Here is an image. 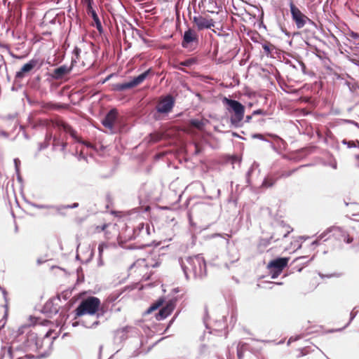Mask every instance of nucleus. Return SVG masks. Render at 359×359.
Here are the masks:
<instances>
[{
    "label": "nucleus",
    "mask_w": 359,
    "mask_h": 359,
    "mask_svg": "<svg viewBox=\"0 0 359 359\" xmlns=\"http://www.w3.org/2000/svg\"><path fill=\"white\" fill-rule=\"evenodd\" d=\"M16 175H17V179H18V182H22V178L20 174V171L18 172H16Z\"/></svg>",
    "instance_id": "0e129e2a"
},
{
    "label": "nucleus",
    "mask_w": 359,
    "mask_h": 359,
    "mask_svg": "<svg viewBox=\"0 0 359 359\" xmlns=\"http://www.w3.org/2000/svg\"><path fill=\"white\" fill-rule=\"evenodd\" d=\"M67 146V142H62L61 143V151H64L65 150Z\"/></svg>",
    "instance_id": "680f3d73"
},
{
    "label": "nucleus",
    "mask_w": 359,
    "mask_h": 359,
    "mask_svg": "<svg viewBox=\"0 0 359 359\" xmlns=\"http://www.w3.org/2000/svg\"><path fill=\"white\" fill-rule=\"evenodd\" d=\"M53 126L59 129L63 130L66 133L68 130H69V128L71 126L68 123H67L61 120L55 121L53 122Z\"/></svg>",
    "instance_id": "cd10ccee"
},
{
    "label": "nucleus",
    "mask_w": 359,
    "mask_h": 359,
    "mask_svg": "<svg viewBox=\"0 0 359 359\" xmlns=\"http://www.w3.org/2000/svg\"><path fill=\"white\" fill-rule=\"evenodd\" d=\"M266 112L262 109H257L252 112V115H264Z\"/></svg>",
    "instance_id": "4d7b16f0"
},
{
    "label": "nucleus",
    "mask_w": 359,
    "mask_h": 359,
    "mask_svg": "<svg viewBox=\"0 0 359 359\" xmlns=\"http://www.w3.org/2000/svg\"><path fill=\"white\" fill-rule=\"evenodd\" d=\"M0 290H1V292H2V294L4 295V298L5 301L7 302V297H6L7 292H6V290L4 288H3L2 287H1V286H0Z\"/></svg>",
    "instance_id": "052dcab7"
},
{
    "label": "nucleus",
    "mask_w": 359,
    "mask_h": 359,
    "mask_svg": "<svg viewBox=\"0 0 359 359\" xmlns=\"http://www.w3.org/2000/svg\"><path fill=\"white\" fill-rule=\"evenodd\" d=\"M280 240L279 237L276 236V233H273L268 238H260L257 245L258 250L260 252H264L266 248L271 244V241L276 242Z\"/></svg>",
    "instance_id": "6ab92c4d"
},
{
    "label": "nucleus",
    "mask_w": 359,
    "mask_h": 359,
    "mask_svg": "<svg viewBox=\"0 0 359 359\" xmlns=\"http://www.w3.org/2000/svg\"><path fill=\"white\" fill-rule=\"evenodd\" d=\"M198 36L194 30L189 28L184 32L183 39L182 41V46L184 48L189 47V45L193 42L198 41Z\"/></svg>",
    "instance_id": "a211bd4d"
},
{
    "label": "nucleus",
    "mask_w": 359,
    "mask_h": 359,
    "mask_svg": "<svg viewBox=\"0 0 359 359\" xmlns=\"http://www.w3.org/2000/svg\"><path fill=\"white\" fill-rule=\"evenodd\" d=\"M104 313V311L97 313V315H95L96 318H90V316H86L80 320L81 325L88 329L96 328L100 324L99 319L103 317Z\"/></svg>",
    "instance_id": "ddd939ff"
},
{
    "label": "nucleus",
    "mask_w": 359,
    "mask_h": 359,
    "mask_svg": "<svg viewBox=\"0 0 359 359\" xmlns=\"http://www.w3.org/2000/svg\"><path fill=\"white\" fill-rule=\"evenodd\" d=\"M332 226H330L327 229H326L323 233H321L319 236V240H321L322 241L325 242L327 240H329L332 236Z\"/></svg>",
    "instance_id": "a878e982"
},
{
    "label": "nucleus",
    "mask_w": 359,
    "mask_h": 359,
    "mask_svg": "<svg viewBox=\"0 0 359 359\" xmlns=\"http://www.w3.org/2000/svg\"><path fill=\"white\" fill-rule=\"evenodd\" d=\"M196 62V60L195 58H189L182 62H180V65L183 67H189L194 64Z\"/></svg>",
    "instance_id": "ea45409f"
},
{
    "label": "nucleus",
    "mask_w": 359,
    "mask_h": 359,
    "mask_svg": "<svg viewBox=\"0 0 359 359\" xmlns=\"http://www.w3.org/2000/svg\"><path fill=\"white\" fill-rule=\"evenodd\" d=\"M245 344L244 343H238L237 346V356L238 359H243L244 356Z\"/></svg>",
    "instance_id": "72a5a7b5"
},
{
    "label": "nucleus",
    "mask_w": 359,
    "mask_h": 359,
    "mask_svg": "<svg viewBox=\"0 0 359 359\" xmlns=\"http://www.w3.org/2000/svg\"><path fill=\"white\" fill-rule=\"evenodd\" d=\"M342 144L346 145L348 148L356 147L355 142L348 141L346 140H342Z\"/></svg>",
    "instance_id": "de8ad7c7"
},
{
    "label": "nucleus",
    "mask_w": 359,
    "mask_h": 359,
    "mask_svg": "<svg viewBox=\"0 0 359 359\" xmlns=\"http://www.w3.org/2000/svg\"><path fill=\"white\" fill-rule=\"evenodd\" d=\"M60 302V295H57L55 297L48 299L43 306L41 312L48 318H52L59 312L61 307Z\"/></svg>",
    "instance_id": "6e6552de"
},
{
    "label": "nucleus",
    "mask_w": 359,
    "mask_h": 359,
    "mask_svg": "<svg viewBox=\"0 0 359 359\" xmlns=\"http://www.w3.org/2000/svg\"><path fill=\"white\" fill-rule=\"evenodd\" d=\"M153 312L150 306L147 309V310L144 312V314H150Z\"/></svg>",
    "instance_id": "338daca9"
},
{
    "label": "nucleus",
    "mask_w": 359,
    "mask_h": 359,
    "mask_svg": "<svg viewBox=\"0 0 359 359\" xmlns=\"http://www.w3.org/2000/svg\"><path fill=\"white\" fill-rule=\"evenodd\" d=\"M121 294V292H114L109 296L108 299L110 302H114L119 297Z\"/></svg>",
    "instance_id": "49530a36"
},
{
    "label": "nucleus",
    "mask_w": 359,
    "mask_h": 359,
    "mask_svg": "<svg viewBox=\"0 0 359 359\" xmlns=\"http://www.w3.org/2000/svg\"><path fill=\"white\" fill-rule=\"evenodd\" d=\"M14 164H15V172H18L20 171V161L18 158H15L14 159Z\"/></svg>",
    "instance_id": "603ef678"
},
{
    "label": "nucleus",
    "mask_w": 359,
    "mask_h": 359,
    "mask_svg": "<svg viewBox=\"0 0 359 359\" xmlns=\"http://www.w3.org/2000/svg\"><path fill=\"white\" fill-rule=\"evenodd\" d=\"M176 304V299L169 300L164 306H162L158 312L155 314L156 319L158 321L163 320L171 314Z\"/></svg>",
    "instance_id": "9b49d317"
},
{
    "label": "nucleus",
    "mask_w": 359,
    "mask_h": 359,
    "mask_svg": "<svg viewBox=\"0 0 359 359\" xmlns=\"http://www.w3.org/2000/svg\"><path fill=\"white\" fill-rule=\"evenodd\" d=\"M193 22L198 30L210 29L215 26V22L211 18H206L202 15L194 16Z\"/></svg>",
    "instance_id": "2eb2a0df"
},
{
    "label": "nucleus",
    "mask_w": 359,
    "mask_h": 359,
    "mask_svg": "<svg viewBox=\"0 0 359 359\" xmlns=\"http://www.w3.org/2000/svg\"><path fill=\"white\" fill-rule=\"evenodd\" d=\"M311 351H313V349H312V347L306 346V347L300 349V353L298 356L300 357V356L306 355Z\"/></svg>",
    "instance_id": "37998d69"
},
{
    "label": "nucleus",
    "mask_w": 359,
    "mask_h": 359,
    "mask_svg": "<svg viewBox=\"0 0 359 359\" xmlns=\"http://www.w3.org/2000/svg\"><path fill=\"white\" fill-rule=\"evenodd\" d=\"M252 138L253 139H259L260 140H262V141H264V142H269L270 144H271V148L274 150V151H277V149L276 147H275V145L273 144V142H270L269 140H268L267 139H266L264 136V135L261 134V133H254L252 135Z\"/></svg>",
    "instance_id": "7c9ffc66"
},
{
    "label": "nucleus",
    "mask_w": 359,
    "mask_h": 359,
    "mask_svg": "<svg viewBox=\"0 0 359 359\" xmlns=\"http://www.w3.org/2000/svg\"><path fill=\"white\" fill-rule=\"evenodd\" d=\"M153 312L150 306L147 309V310L144 312V314H150Z\"/></svg>",
    "instance_id": "774afa93"
},
{
    "label": "nucleus",
    "mask_w": 359,
    "mask_h": 359,
    "mask_svg": "<svg viewBox=\"0 0 359 359\" xmlns=\"http://www.w3.org/2000/svg\"><path fill=\"white\" fill-rule=\"evenodd\" d=\"M189 123L192 127L198 130H203V127L205 126V122L203 120L200 119H191Z\"/></svg>",
    "instance_id": "c756f323"
},
{
    "label": "nucleus",
    "mask_w": 359,
    "mask_h": 359,
    "mask_svg": "<svg viewBox=\"0 0 359 359\" xmlns=\"http://www.w3.org/2000/svg\"><path fill=\"white\" fill-rule=\"evenodd\" d=\"M175 104V97L171 94H167L160 97L156 110L159 114H167L172 111Z\"/></svg>",
    "instance_id": "0eeeda50"
},
{
    "label": "nucleus",
    "mask_w": 359,
    "mask_h": 359,
    "mask_svg": "<svg viewBox=\"0 0 359 359\" xmlns=\"http://www.w3.org/2000/svg\"><path fill=\"white\" fill-rule=\"evenodd\" d=\"M53 333V330H49L48 332H46V334L43 337L41 341L39 339V342H38L39 350L41 348L42 344H43V343L48 344L49 345L53 344V340H55L56 338H57V335L56 334L55 336L53 337L52 340H50V337H51Z\"/></svg>",
    "instance_id": "4be33fe9"
},
{
    "label": "nucleus",
    "mask_w": 359,
    "mask_h": 359,
    "mask_svg": "<svg viewBox=\"0 0 359 359\" xmlns=\"http://www.w3.org/2000/svg\"><path fill=\"white\" fill-rule=\"evenodd\" d=\"M81 4L86 6V9L87 8L93 7L94 0H81Z\"/></svg>",
    "instance_id": "a18cd8bd"
},
{
    "label": "nucleus",
    "mask_w": 359,
    "mask_h": 359,
    "mask_svg": "<svg viewBox=\"0 0 359 359\" xmlns=\"http://www.w3.org/2000/svg\"><path fill=\"white\" fill-rule=\"evenodd\" d=\"M320 241H322L319 240V236H318L317 238L313 241L312 245H319Z\"/></svg>",
    "instance_id": "e2e57ef3"
},
{
    "label": "nucleus",
    "mask_w": 359,
    "mask_h": 359,
    "mask_svg": "<svg viewBox=\"0 0 359 359\" xmlns=\"http://www.w3.org/2000/svg\"><path fill=\"white\" fill-rule=\"evenodd\" d=\"M276 182V180H273V179H271V178H264L263 182H262V187H266V188H269V187H271Z\"/></svg>",
    "instance_id": "58836bf2"
},
{
    "label": "nucleus",
    "mask_w": 359,
    "mask_h": 359,
    "mask_svg": "<svg viewBox=\"0 0 359 359\" xmlns=\"http://www.w3.org/2000/svg\"><path fill=\"white\" fill-rule=\"evenodd\" d=\"M271 44L269 42L262 43V48L266 55H269L271 54Z\"/></svg>",
    "instance_id": "79ce46f5"
},
{
    "label": "nucleus",
    "mask_w": 359,
    "mask_h": 359,
    "mask_svg": "<svg viewBox=\"0 0 359 359\" xmlns=\"http://www.w3.org/2000/svg\"><path fill=\"white\" fill-rule=\"evenodd\" d=\"M70 71L71 68L66 65H61L53 70L52 73V77L55 79H61Z\"/></svg>",
    "instance_id": "aec40b11"
},
{
    "label": "nucleus",
    "mask_w": 359,
    "mask_h": 359,
    "mask_svg": "<svg viewBox=\"0 0 359 359\" xmlns=\"http://www.w3.org/2000/svg\"><path fill=\"white\" fill-rule=\"evenodd\" d=\"M151 231H154V226H151L150 224L148 223H144L143 238L151 235Z\"/></svg>",
    "instance_id": "4c0bfd02"
},
{
    "label": "nucleus",
    "mask_w": 359,
    "mask_h": 359,
    "mask_svg": "<svg viewBox=\"0 0 359 359\" xmlns=\"http://www.w3.org/2000/svg\"><path fill=\"white\" fill-rule=\"evenodd\" d=\"M53 141V147H55L56 146L59 145L60 144V140L59 137H53L52 138Z\"/></svg>",
    "instance_id": "6e6d98bb"
},
{
    "label": "nucleus",
    "mask_w": 359,
    "mask_h": 359,
    "mask_svg": "<svg viewBox=\"0 0 359 359\" xmlns=\"http://www.w3.org/2000/svg\"><path fill=\"white\" fill-rule=\"evenodd\" d=\"M71 294V292L66 290L62 292L61 294H59L60 296V298H63L65 300H67L69 299V295Z\"/></svg>",
    "instance_id": "3c124183"
},
{
    "label": "nucleus",
    "mask_w": 359,
    "mask_h": 359,
    "mask_svg": "<svg viewBox=\"0 0 359 359\" xmlns=\"http://www.w3.org/2000/svg\"><path fill=\"white\" fill-rule=\"evenodd\" d=\"M80 51H81V50H80V49H79V48H78L77 47H76V48L74 49L73 53H74L75 55H78L79 54Z\"/></svg>",
    "instance_id": "69168bd1"
},
{
    "label": "nucleus",
    "mask_w": 359,
    "mask_h": 359,
    "mask_svg": "<svg viewBox=\"0 0 359 359\" xmlns=\"http://www.w3.org/2000/svg\"><path fill=\"white\" fill-rule=\"evenodd\" d=\"M136 330V328L132 326H126L117 329L114 332V342L116 344H121L125 341L128 337L129 334Z\"/></svg>",
    "instance_id": "f8f14e48"
},
{
    "label": "nucleus",
    "mask_w": 359,
    "mask_h": 359,
    "mask_svg": "<svg viewBox=\"0 0 359 359\" xmlns=\"http://www.w3.org/2000/svg\"><path fill=\"white\" fill-rule=\"evenodd\" d=\"M309 165H300L299 168H294L291 170H289V171H285L282 173L281 176L283 177H288L290 176H291L293 173H294L297 170H298L299 168H303V167H306V166H308Z\"/></svg>",
    "instance_id": "a19ab883"
},
{
    "label": "nucleus",
    "mask_w": 359,
    "mask_h": 359,
    "mask_svg": "<svg viewBox=\"0 0 359 359\" xmlns=\"http://www.w3.org/2000/svg\"><path fill=\"white\" fill-rule=\"evenodd\" d=\"M7 355L9 359L13 358V352L11 347L2 346L0 351V359H3Z\"/></svg>",
    "instance_id": "c85d7f7f"
},
{
    "label": "nucleus",
    "mask_w": 359,
    "mask_h": 359,
    "mask_svg": "<svg viewBox=\"0 0 359 359\" xmlns=\"http://www.w3.org/2000/svg\"><path fill=\"white\" fill-rule=\"evenodd\" d=\"M164 302V298L160 297L150 306V308H151L152 311H154L157 310L158 308H160L163 305Z\"/></svg>",
    "instance_id": "c9c22d12"
},
{
    "label": "nucleus",
    "mask_w": 359,
    "mask_h": 359,
    "mask_svg": "<svg viewBox=\"0 0 359 359\" xmlns=\"http://www.w3.org/2000/svg\"><path fill=\"white\" fill-rule=\"evenodd\" d=\"M143 231H144V223L141 222L138 224V225L133 229V233L132 238L136 239L138 237L143 238Z\"/></svg>",
    "instance_id": "393cba45"
},
{
    "label": "nucleus",
    "mask_w": 359,
    "mask_h": 359,
    "mask_svg": "<svg viewBox=\"0 0 359 359\" xmlns=\"http://www.w3.org/2000/svg\"><path fill=\"white\" fill-rule=\"evenodd\" d=\"M301 338H302V336H301V335L292 336V337H291L289 339V340H288V341H287V344H290V343H291V342H292V341H297V340H299V339H301Z\"/></svg>",
    "instance_id": "5fc2aeb1"
},
{
    "label": "nucleus",
    "mask_w": 359,
    "mask_h": 359,
    "mask_svg": "<svg viewBox=\"0 0 359 359\" xmlns=\"http://www.w3.org/2000/svg\"><path fill=\"white\" fill-rule=\"evenodd\" d=\"M289 6L292 19L297 29H302L307 24L311 25H315V22L303 13L300 9L294 5L292 1H290Z\"/></svg>",
    "instance_id": "20e7f679"
},
{
    "label": "nucleus",
    "mask_w": 359,
    "mask_h": 359,
    "mask_svg": "<svg viewBox=\"0 0 359 359\" xmlns=\"http://www.w3.org/2000/svg\"><path fill=\"white\" fill-rule=\"evenodd\" d=\"M347 36L351 37L352 39H353L355 40L359 39V34L357 32H355L352 30L348 31V32L347 33Z\"/></svg>",
    "instance_id": "8fccbe9b"
},
{
    "label": "nucleus",
    "mask_w": 359,
    "mask_h": 359,
    "mask_svg": "<svg viewBox=\"0 0 359 359\" xmlns=\"http://www.w3.org/2000/svg\"><path fill=\"white\" fill-rule=\"evenodd\" d=\"M151 68H149L147 70L139 74L137 76H135L130 81L122 83H116L114 85L113 90L121 92L128 89L133 88L142 83L149 76V74L151 72Z\"/></svg>",
    "instance_id": "39448f33"
},
{
    "label": "nucleus",
    "mask_w": 359,
    "mask_h": 359,
    "mask_svg": "<svg viewBox=\"0 0 359 359\" xmlns=\"http://www.w3.org/2000/svg\"><path fill=\"white\" fill-rule=\"evenodd\" d=\"M222 103L226 106V110L231 114L230 122L233 128H242L245 115V106L239 101L226 97L222 98Z\"/></svg>",
    "instance_id": "f03ea898"
},
{
    "label": "nucleus",
    "mask_w": 359,
    "mask_h": 359,
    "mask_svg": "<svg viewBox=\"0 0 359 359\" xmlns=\"http://www.w3.org/2000/svg\"><path fill=\"white\" fill-rule=\"evenodd\" d=\"M100 300L96 297H88L83 299L75 310V318L83 316H90V318H96L97 313L104 311L100 309Z\"/></svg>",
    "instance_id": "7ed1b4c3"
},
{
    "label": "nucleus",
    "mask_w": 359,
    "mask_h": 359,
    "mask_svg": "<svg viewBox=\"0 0 359 359\" xmlns=\"http://www.w3.org/2000/svg\"><path fill=\"white\" fill-rule=\"evenodd\" d=\"M356 315H357V311H355L354 310H353L350 313L349 321L343 327L337 329L335 330H330V332H340V331L343 330L344 329H345L346 327H347L349 325L351 322L355 318Z\"/></svg>",
    "instance_id": "2f4dec72"
},
{
    "label": "nucleus",
    "mask_w": 359,
    "mask_h": 359,
    "mask_svg": "<svg viewBox=\"0 0 359 359\" xmlns=\"http://www.w3.org/2000/svg\"><path fill=\"white\" fill-rule=\"evenodd\" d=\"M118 112L116 108L110 109L101 121L102 124L107 128L112 130L115 123L118 121Z\"/></svg>",
    "instance_id": "9d476101"
},
{
    "label": "nucleus",
    "mask_w": 359,
    "mask_h": 359,
    "mask_svg": "<svg viewBox=\"0 0 359 359\" xmlns=\"http://www.w3.org/2000/svg\"><path fill=\"white\" fill-rule=\"evenodd\" d=\"M39 338L35 332H29L27 335V339L24 342L25 346L32 351H38Z\"/></svg>",
    "instance_id": "f3484780"
},
{
    "label": "nucleus",
    "mask_w": 359,
    "mask_h": 359,
    "mask_svg": "<svg viewBox=\"0 0 359 359\" xmlns=\"http://www.w3.org/2000/svg\"><path fill=\"white\" fill-rule=\"evenodd\" d=\"M70 136L77 142L86 145L87 147H91V144L90 143H87L85 141H83L76 134V131L70 126L69 130L67 131Z\"/></svg>",
    "instance_id": "b1692460"
},
{
    "label": "nucleus",
    "mask_w": 359,
    "mask_h": 359,
    "mask_svg": "<svg viewBox=\"0 0 359 359\" xmlns=\"http://www.w3.org/2000/svg\"><path fill=\"white\" fill-rule=\"evenodd\" d=\"M87 14L92 18L93 20V23L91 24L92 26H95L98 31V32L101 34L104 32L103 27L102 25L101 20L96 12V10L94 7L87 8L86 9Z\"/></svg>",
    "instance_id": "dca6fc26"
},
{
    "label": "nucleus",
    "mask_w": 359,
    "mask_h": 359,
    "mask_svg": "<svg viewBox=\"0 0 359 359\" xmlns=\"http://www.w3.org/2000/svg\"><path fill=\"white\" fill-rule=\"evenodd\" d=\"M285 64L289 65L291 67H292L293 69H294L296 70H297V69H299V68H300L302 72L304 74H306V67L302 61L296 60L295 63H294L291 60H287L285 62Z\"/></svg>",
    "instance_id": "412c9836"
},
{
    "label": "nucleus",
    "mask_w": 359,
    "mask_h": 359,
    "mask_svg": "<svg viewBox=\"0 0 359 359\" xmlns=\"http://www.w3.org/2000/svg\"><path fill=\"white\" fill-rule=\"evenodd\" d=\"M252 171H253V168H252V167H251L249 168V170L246 172L245 180H246V183L248 184V185L250 184V175H251Z\"/></svg>",
    "instance_id": "09e8293b"
},
{
    "label": "nucleus",
    "mask_w": 359,
    "mask_h": 359,
    "mask_svg": "<svg viewBox=\"0 0 359 359\" xmlns=\"http://www.w3.org/2000/svg\"><path fill=\"white\" fill-rule=\"evenodd\" d=\"M344 122L347 123H350L351 125H353L355 127L359 128V123H357L356 121H353V120L344 119Z\"/></svg>",
    "instance_id": "864d4df0"
},
{
    "label": "nucleus",
    "mask_w": 359,
    "mask_h": 359,
    "mask_svg": "<svg viewBox=\"0 0 359 359\" xmlns=\"http://www.w3.org/2000/svg\"><path fill=\"white\" fill-rule=\"evenodd\" d=\"M79 205L78 203H74L71 205H57V208H56V211L58 212V214L65 215V214L62 212V210H64V209H74V208H78Z\"/></svg>",
    "instance_id": "bb28decb"
},
{
    "label": "nucleus",
    "mask_w": 359,
    "mask_h": 359,
    "mask_svg": "<svg viewBox=\"0 0 359 359\" xmlns=\"http://www.w3.org/2000/svg\"><path fill=\"white\" fill-rule=\"evenodd\" d=\"M288 261V257H277L272 259L268 264L267 269L272 279H275L278 277L284 268L287 266Z\"/></svg>",
    "instance_id": "423d86ee"
},
{
    "label": "nucleus",
    "mask_w": 359,
    "mask_h": 359,
    "mask_svg": "<svg viewBox=\"0 0 359 359\" xmlns=\"http://www.w3.org/2000/svg\"><path fill=\"white\" fill-rule=\"evenodd\" d=\"M332 236L337 241H343L348 244L353 241V238L344 229L339 226H332Z\"/></svg>",
    "instance_id": "4468645a"
},
{
    "label": "nucleus",
    "mask_w": 359,
    "mask_h": 359,
    "mask_svg": "<svg viewBox=\"0 0 359 359\" xmlns=\"http://www.w3.org/2000/svg\"><path fill=\"white\" fill-rule=\"evenodd\" d=\"M42 65V62L40 61V59L38 57H34L30 60L28 62L25 63L20 69V71L17 72L15 74L16 79L23 78L26 74L29 73L32 71L35 67L39 69Z\"/></svg>",
    "instance_id": "1a4fd4ad"
},
{
    "label": "nucleus",
    "mask_w": 359,
    "mask_h": 359,
    "mask_svg": "<svg viewBox=\"0 0 359 359\" xmlns=\"http://www.w3.org/2000/svg\"><path fill=\"white\" fill-rule=\"evenodd\" d=\"M107 247V245L104 243H100L99 245H98V252H99V257H100V259H101V257H102V252H103V250L104 248H106ZM100 265L102 264V261L100 260Z\"/></svg>",
    "instance_id": "c03bdc74"
},
{
    "label": "nucleus",
    "mask_w": 359,
    "mask_h": 359,
    "mask_svg": "<svg viewBox=\"0 0 359 359\" xmlns=\"http://www.w3.org/2000/svg\"><path fill=\"white\" fill-rule=\"evenodd\" d=\"M53 135L51 132H47L45 135V140L43 142H40L38 144V151H41L48 147L50 140H52Z\"/></svg>",
    "instance_id": "5701e85b"
},
{
    "label": "nucleus",
    "mask_w": 359,
    "mask_h": 359,
    "mask_svg": "<svg viewBox=\"0 0 359 359\" xmlns=\"http://www.w3.org/2000/svg\"><path fill=\"white\" fill-rule=\"evenodd\" d=\"M164 302V298L160 297L150 306V308H151L152 311H154L157 310L158 308H160L163 305Z\"/></svg>",
    "instance_id": "f704fd0d"
},
{
    "label": "nucleus",
    "mask_w": 359,
    "mask_h": 359,
    "mask_svg": "<svg viewBox=\"0 0 359 359\" xmlns=\"http://www.w3.org/2000/svg\"><path fill=\"white\" fill-rule=\"evenodd\" d=\"M252 114L251 115H247L245 117L244 116L245 119L243 120V123H250L252 118Z\"/></svg>",
    "instance_id": "13d9d810"
},
{
    "label": "nucleus",
    "mask_w": 359,
    "mask_h": 359,
    "mask_svg": "<svg viewBox=\"0 0 359 359\" xmlns=\"http://www.w3.org/2000/svg\"><path fill=\"white\" fill-rule=\"evenodd\" d=\"M271 136L273 137L275 140H276L279 142L283 143V144L285 143V141L282 138L278 137V135H271Z\"/></svg>",
    "instance_id": "bf43d9fd"
},
{
    "label": "nucleus",
    "mask_w": 359,
    "mask_h": 359,
    "mask_svg": "<svg viewBox=\"0 0 359 359\" xmlns=\"http://www.w3.org/2000/svg\"><path fill=\"white\" fill-rule=\"evenodd\" d=\"M179 264L187 280L189 279L191 275H193L194 278L200 280L207 276L206 263L201 254L194 257H180Z\"/></svg>",
    "instance_id": "f257e3e1"
},
{
    "label": "nucleus",
    "mask_w": 359,
    "mask_h": 359,
    "mask_svg": "<svg viewBox=\"0 0 359 359\" xmlns=\"http://www.w3.org/2000/svg\"><path fill=\"white\" fill-rule=\"evenodd\" d=\"M283 228H278L276 230V231L273 233H276V237H279L280 238H286L288 234L290 233L292 230H286L285 232L283 231Z\"/></svg>",
    "instance_id": "473e14b6"
},
{
    "label": "nucleus",
    "mask_w": 359,
    "mask_h": 359,
    "mask_svg": "<svg viewBox=\"0 0 359 359\" xmlns=\"http://www.w3.org/2000/svg\"><path fill=\"white\" fill-rule=\"evenodd\" d=\"M32 206L37 209H54L56 210L57 205L32 203Z\"/></svg>",
    "instance_id": "e433bc0d"
}]
</instances>
